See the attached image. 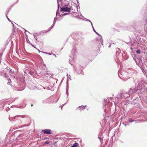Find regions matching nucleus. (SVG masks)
Returning <instances> with one entry per match:
<instances>
[{
	"mask_svg": "<svg viewBox=\"0 0 147 147\" xmlns=\"http://www.w3.org/2000/svg\"><path fill=\"white\" fill-rule=\"evenodd\" d=\"M65 15H66V14H66V13H65Z\"/></svg>",
	"mask_w": 147,
	"mask_h": 147,
	"instance_id": "9b49d317",
	"label": "nucleus"
},
{
	"mask_svg": "<svg viewBox=\"0 0 147 147\" xmlns=\"http://www.w3.org/2000/svg\"><path fill=\"white\" fill-rule=\"evenodd\" d=\"M51 28H50L49 29V30H48L47 31V32L51 30Z\"/></svg>",
	"mask_w": 147,
	"mask_h": 147,
	"instance_id": "6e6552de",
	"label": "nucleus"
},
{
	"mask_svg": "<svg viewBox=\"0 0 147 147\" xmlns=\"http://www.w3.org/2000/svg\"><path fill=\"white\" fill-rule=\"evenodd\" d=\"M86 106H81L79 107L78 109L80 110H83L86 108Z\"/></svg>",
	"mask_w": 147,
	"mask_h": 147,
	"instance_id": "7ed1b4c3",
	"label": "nucleus"
},
{
	"mask_svg": "<svg viewBox=\"0 0 147 147\" xmlns=\"http://www.w3.org/2000/svg\"><path fill=\"white\" fill-rule=\"evenodd\" d=\"M129 121L130 122H131L134 121V120H132L131 119H129Z\"/></svg>",
	"mask_w": 147,
	"mask_h": 147,
	"instance_id": "423d86ee",
	"label": "nucleus"
},
{
	"mask_svg": "<svg viewBox=\"0 0 147 147\" xmlns=\"http://www.w3.org/2000/svg\"><path fill=\"white\" fill-rule=\"evenodd\" d=\"M71 9V7H65L61 8V10L63 11L69 12Z\"/></svg>",
	"mask_w": 147,
	"mask_h": 147,
	"instance_id": "f257e3e1",
	"label": "nucleus"
},
{
	"mask_svg": "<svg viewBox=\"0 0 147 147\" xmlns=\"http://www.w3.org/2000/svg\"><path fill=\"white\" fill-rule=\"evenodd\" d=\"M1 61L0 60V63H1Z\"/></svg>",
	"mask_w": 147,
	"mask_h": 147,
	"instance_id": "f8f14e48",
	"label": "nucleus"
},
{
	"mask_svg": "<svg viewBox=\"0 0 147 147\" xmlns=\"http://www.w3.org/2000/svg\"><path fill=\"white\" fill-rule=\"evenodd\" d=\"M79 146V144L77 143H75L73 146L71 147H78Z\"/></svg>",
	"mask_w": 147,
	"mask_h": 147,
	"instance_id": "20e7f679",
	"label": "nucleus"
},
{
	"mask_svg": "<svg viewBox=\"0 0 147 147\" xmlns=\"http://www.w3.org/2000/svg\"><path fill=\"white\" fill-rule=\"evenodd\" d=\"M45 143L47 144H49V142L48 141H46L45 142Z\"/></svg>",
	"mask_w": 147,
	"mask_h": 147,
	"instance_id": "0eeeda50",
	"label": "nucleus"
},
{
	"mask_svg": "<svg viewBox=\"0 0 147 147\" xmlns=\"http://www.w3.org/2000/svg\"><path fill=\"white\" fill-rule=\"evenodd\" d=\"M32 45V46H33L34 47V48H36V47H34V46H33V45Z\"/></svg>",
	"mask_w": 147,
	"mask_h": 147,
	"instance_id": "9d476101",
	"label": "nucleus"
},
{
	"mask_svg": "<svg viewBox=\"0 0 147 147\" xmlns=\"http://www.w3.org/2000/svg\"><path fill=\"white\" fill-rule=\"evenodd\" d=\"M136 53L137 54H140V49H138L136 51Z\"/></svg>",
	"mask_w": 147,
	"mask_h": 147,
	"instance_id": "39448f33",
	"label": "nucleus"
},
{
	"mask_svg": "<svg viewBox=\"0 0 147 147\" xmlns=\"http://www.w3.org/2000/svg\"><path fill=\"white\" fill-rule=\"evenodd\" d=\"M33 106V105L32 104V105H31V106L32 107V106Z\"/></svg>",
	"mask_w": 147,
	"mask_h": 147,
	"instance_id": "1a4fd4ad",
	"label": "nucleus"
},
{
	"mask_svg": "<svg viewBox=\"0 0 147 147\" xmlns=\"http://www.w3.org/2000/svg\"><path fill=\"white\" fill-rule=\"evenodd\" d=\"M42 131L45 134H51V131L50 129L42 130Z\"/></svg>",
	"mask_w": 147,
	"mask_h": 147,
	"instance_id": "f03ea898",
	"label": "nucleus"
}]
</instances>
